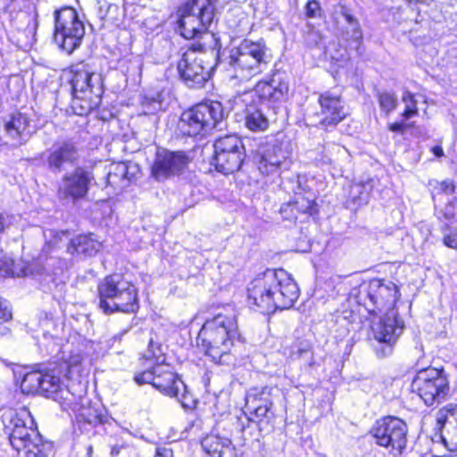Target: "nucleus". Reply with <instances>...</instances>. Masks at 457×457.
I'll list each match as a JSON object with an SVG mask.
<instances>
[{"mask_svg": "<svg viewBox=\"0 0 457 457\" xmlns=\"http://www.w3.org/2000/svg\"><path fill=\"white\" fill-rule=\"evenodd\" d=\"M238 337L236 316L219 313L204 322L196 338L197 347L215 362H225Z\"/></svg>", "mask_w": 457, "mask_h": 457, "instance_id": "nucleus-2", "label": "nucleus"}, {"mask_svg": "<svg viewBox=\"0 0 457 457\" xmlns=\"http://www.w3.org/2000/svg\"><path fill=\"white\" fill-rule=\"evenodd\" d=\"M68 79L72 88L71 107L77 115L83 116L97 108L104 93L102 75L86 63L71 67Z\"/></svg>", "mask_w": 457, "mask_h": 457, "instance_id": "nucleus-5", "label": "nucleus"}, {"mask_svg": "<svg viewBox=\"0 0 457 457\" xmlns=\"http://www.w3.org/2000/svg\"><path fill=\"white\" fill-rule=\"evenodd\" d=\"M403 329V327L396 319L394 312L386 313L378 320L371 321L370 337L373 341L372 347L378 358L392 354Z\"/></svg>", "mask_w": 457, "mask_h": 457, "instance_id": "nucleus-14", "label": "nucleus"}, {"mask_svg": "<svg viewBox=\"0 0 457 457\" xmlns=\"http://www.w3.org/2000/svg\"><path fill=\"white\" fill-rule=\"evenodd\" d=\"M320 12V4L315 0L309 1L305 5L306 15L310 18H314Z\"/></svg>", "mask_w": 457, "mask_h": 457, "instance_id": "nucleus-52", "label": "nucleus"}, {"mask_svg": "<svg viewBox=\"0 0 457 457\" xmlns=\"http://www.w3.org/2000/svg\"><path fill=\"white\" fill-rule=\"evenodd\" d=\"M402 100L405 104L404 111L402 113V117L404 120H409L418 114L417 101L414 99V96L411 92H404Z\"/></svg>", "mask_w": 457, "mask_h": 457, "instance_id": "nucleus-43", "label": "nucleus"}, {"mask_svg": "<svg viewBox=\"0 0 457 457\" xmlns=\"http://www.w3.org/2000/svg\"><path fill=\"white\" fill-rule=\"evenodd\" d=\"M225 111L220 102H203L185 111L179 128L187 136L205 135L213 129H221Z\"/></svg>", "mask_w": 457, "mask_h": 457, "instance_id": "nucleus-8", "label": "nucleus"}, {"mask_svg": "<svg viewBox=\"0 0 457 457\" xmlns=\"http://www.w3.org/2000/svg\"><path fill=\"white\" fill-rule=\"evenodd\" d=\"M188 163V157L184 152H171L166 149L156 153L152 166V176L158 181L179 175Z\"/></svg>", "mask_w": 457, "mask_h": 457, "instance_id": "nucleus-22", "label": "nucleus"}, {"mask_svg": "<svg viewBox=\"0 0 457 457\" xmlns=\"http://www.w3.org/2000/svg\"><path fill=\"white\" fill-rule=\"evenodd\" d=\"M369 193L366 187L361 183L353 184L349 189L347 208L355 209L368 201Z\"/></svg>", "mask_w": 457, "mask_h": 457, "instance_id": "nucleus-37", "label": "nucleus"}, {"mask_svg": "<svg viewBox=\"0 0 457 457\" xmlns=\"http://www.w3.org/2000/svg\"><path fill=\"white\" fill-rule=\"evenodd\" d=\"M432 152L436 157H441L444 155V151L442 147L438 145L432 147Z\"/></svg>", "mask_w": 457, "mask_h": 457, "instance_id": "nucleus-56", "label": "nucleus"}, {"mask_svg": "<svg viewBox=\"0 0 457 457\" xmlns=\"http://www.w3.org/2000/svg\"><path fill=\"white\" fill-rule=\"evenodd\" d=\"M10 217L0 213V233L3 232L10 225Z\"/></svg>", "mask_w": 457, "mask_h": 457, "instance_id": "nucleus-55", "label": "nucleus"}, {"mask_svg": "<svg viewBox=\"0 0 457 457\" xmlns=\"http://www.w3.org/2000/svg\"><path fill=\"white\" fill-rule=\"evenodd\" d=\"M272 388L264 386L262 388L250 389L245 396V406L247 410L253 412L256 418L263 419L267 417L272 406L271 400Z\"/></svg>", "mask_w": 457, "mask_h": 457, "instance_id": "nucleus-25", "label": "nucleus"}, {"mask_svg": "<svg viewBox=\"0 0 457 457\" xmlns=\"http://www.w3.org/2000/svg\"><path fill=\"white\" fill-rule=\"evenodd\" d=\"M436 425L445 446L450 452H457V404H449L436 414Z\"/></svg>", "mask_w": 457, "mask_h": 457, "instance_id": "nucleus-23", "label": "nucleus"}, {"mask_svg": "<svg viewBox=\"0 0 457 457\" xmlns=\"http://www.w3.org/2000/svg\"><path fill=\"white\" fill-rule=\"evenodd\" d=\"M12 319V311L8 302L0 297V333L6 328L4 324Z\"/></svg>", "mask_w": 457, "mask_h": 457, "instance_id": "nucleus-47", "label": "nucleus"}, {"mask_svg": "<svg viewBox=\"0 0 457 457\" xmlns=\"http://www.w3.org/2000/svg\"><path fill=\"white\" fill-rule=\"evenodd\" d=\"M181 36L193 39L206 32L215 18L212 0H188L178 11Z\"/></svg>", "mask_w": 457, "mask_h": 457, "instance_id": "nucleus-9", "label": "nucleus"}, {"mask_svg": "<svg viewBox=\"0 0 457 457\" xmlns=\"http://www.w3.org/2000/svg\"><path fill=\"white\" fill-rule=\"evenodd\" d=\"M1 420L10 444L17 452H21L31 441L38 440L40 434L29 410L4 409Z\"/></svg>", "mask_w": 457, "mask_h": 457, "instance_id": "nucleus-10", "label": "nucleus"}, {"mask_svg": "<svg viewBox=\"0 0 457 457\" xmlns=\"http://www.w3.org/2000/svg\"><path fill=\"white\" fill-rule=\"evenodd\" d=\"M43 374L44 380L41 383L43 395L59 402L64 410L72 411L87 423L93 422L97 418V411L91 406L85 384L80 381H71L67 386H63L61 378L53 372Z\"/></svg>", "mask_w": 457, "mask_h": 457, "instance_id": "nucleus-3", "label": "nucleus"}, {"mask_svg": "<svg viewBox=\"0 0 457 457\" xmlns=\"http://www.w3.org/2000/svg\"><path fill=\"white\" fill-rule=\"evenodd\" d=\"M96 15L101 21H105L109 14L116 12L118 6L108 3L105 0H98L96 4Z\"/></svg>", "mask_w": 457, "mask_h": 457, "instance_id": "nucleus-45", "label": "nucleus"}, {"mask_svg": "<svg viewBox=\"0 0 457 457\" xmlns=\"http://www.w3.org/2000/svg\"><path fill=\"white\" fill-rule=\"evenodd\" d=\"M272 60L266 43L262 40H242L233 46L228 58V71L232 79L248 81L265 71Z\"/></svg>", "mask_w": 457, "mask_h": 457, "instance_id": "nucleus-4", "label": "nucleus"}, {"mask_svg": "<svg viewBox=\"0 0 457 457\" xmlns=\"http://www.w3.org/2000/svg\"><path fill=\"white\" fill-rule=\"evenodd\" d=\"M25 457H52L54 453L53 444L43 440L41 435L38 440H33L22 449Z\"/></svg>", "mask_w": 457, "mask_h": 457, "instance_id": "nucleus-33", "label": "nucleus"}, {"mask_svg": "<svg viewBox=\"0 0 457 457\" xmlns=\"http://www.w3.org/2000/svg\"><path fill=\"white\" fill-rule=\"evenodd\" d=\"M162 355V346L150 339L145 358L155 362L156 377L154 387L165 395L176 398L183 407H190L194 403L193 395L172 368L169 364L163 363Z\"/></svg>", "mask_w": 457, "mask_h": 457, "instance_id": "nucleus-7", "label": "nucleus"}, {"mask_svg": "<svg viewBox=\"0 0 457 457\" xmlns=\"http://www.w3.org/2000/svg\"><path fill=\"white\" fill-rule=\"evenodd\" d=\"M142 106L145 114H154L159 112L162 106V94L157 93L154 96H145Z\"/></svg>", "mask_w": 457, "mask_h": 457, "instance_id": "nucleus-42", "label": "nucleus"}, {"mask_svg": "<svg viewBox=\"0 0 457 457\" xmlns=\"http://www.w3.org/2000/svg\"><path fill=\"white\" fill-rule=\"evenodd\" d=\"M320 104L321 107V124L325 126L335 125L342 120L340 115L342 105L339 96L326 93L320 97Z\"/></svg>", "mask_w": 457, "mask_h": 457, "instance_id": "nucleus-28", "label": "nucleus"}, {"mask_svg": "<svg viewBox=\"0 0 457 457\" xmlns=\"http://www.w3.org/2000/svg\"><path fill=\"white\" fill-rule=\"evenodd\" d=\"M54 40L67 54L73 53L81 45L85 25L72 7L54 11Z\"/></svg>", "mask_w": 457, "mask_h": 457, "instance_id": "nucleus-11", "label": "nucleus"}, {"mask_svg": "<svg viewBox=\"0 0 457 457\" xmlns=\"http://www.w3.org/2000/svg\"><path fill=\"white\" fill-rule=\"evenodd\" d=\"M201 445L210 457H235V449L227 437L208 435L202 440Z\"/></svg>", "mask_w": 457, "mask_h": 457, "instance_id": "nucleus-27", "label": "nucleus"}, {"mask_svg": "<svg viewBox=\"0 0 457 457\" xmlns=\"http://www.w3.org/2000/svg\"><path fill=\"white\" fill-rule=\"evenodd\" d=\"M456 203H457V197H453L444 209H442L438 214L437 219L441 225H453L457 226V220L455 219V211H456Z\"/></svg>", "mask_w": 457, "mask_h": 457, "instance_id": "nucleus-39", "label": "nucleus"}, {"mask_svg": "<svg viewBox=\"0 0 457 457\" xmlns=\"http://www.w3.org/2000/svg\"><path fill=\"white\" fill-rule=\"evenodd\" d=\"M247 98H248V96L246 95V96H245V98H244V102H247V101H248V99H247Z\"/></svg>", "mask_w": 457, "mask_h": 457, "instance_id": "nucleus-59", "label": "nucleus"}, {"mask_svg": "<svg viewBox=\"0 0 457 457\" xmlns=\"http://www.w3.org/2000/svg\"><path fill=\"white\" fill-rule=\"evenodd\" d=\"M92 453H93V447L91 445H89L87 449V454L91 457L92 456Z\"/></svg>", "mask_w": 457, "mask_h": 457, "instance_id": "nucleus-58", "label": "nucleus"}, {"mask_svg": "<svg viewBox=\"0 0 457 457\" xmlns=\"http://www.w3.org/2000/svg\"><path fill=\"white\" fill-rule=\"evenodd\" d=\"M434 192L452 195L455 192V185L453 180L449 179L441 182L436 181Z\"/></svg>", "mask_w": 457, "mask_h": 457, "instance_id": "nucleus-48", "label": "nucleus"}, {"mask_svg": "<svg viewBox=\"0 0 457 457\" xmlns=\"http://www.w3.org/2000/svg\"><path fill=\"white\" fill-rule=\"evenodd\" d=\"M215 152L234 153L244 151L241 139L235 135H228L217 139L213 145Z\"/></svg>", "mask_w": 457, "mask_h": 457, "instance_id": "nucleus-36", "label": "nucleus"}, {"mask_svg": "<svg viewBox=\"0 0 457 457\" xmlns=\"http://www.w3.org/2000/svg\"><path fill=\"white\" fill-rule=\"evenodd\" d=\"M98 293L99 307L104 313L135 312L139 307L136 287L120 274L107 276L100 283Z\"/></svg>", "mask_w": 457, "mask_h": 457, "instance_id": "nucleus-6", "label": "nucleus"}, {"mask_svg": "<svg viewBox=\"0 0 457 457\" xmlns=\"http://www.w3.org/2000/svg\"><path fill=\"white\" fill-rule=\"evenodd\" d=\"M96 178L92 169L87 167H76L72 171L66 172L58 186L57 195L61 200L77 202L84 199Z\"/></svg>", "mask_w": 457, "mask_h": 457, "instance_id": "nucleus-16", "label": "nucleus"}, {"mask_svg": "<svg viewBox=\"0 0 457 457\" xmlns=\"http://www.w3.org/2000/svg\"><path fill=\"white\" fill-rule=\"evenodd\" d=\"M347 284L351 287L347 302L350 306V315H345L347 320V332H353L352 339L355 334L363 328L365 313H389L393 312L400 297L396 285L391 281L373 279L370 283L361 278H350ZM348 311L345 310V314Z\"/></svg>", "mask_w": 457, "mask_h": 457, "instance_id": "nucleus-1", "label": "nucleus"}, {"mask_svg": "<svg viewBox=\"0 0 457 457\" xmlns=\"http://www.w3.org/2000/svg\"><path fill=\"white\" fill-rule=\"evenodd\" d=\"M44 237L46 238V244L42 249L39 259H46L47 261V255L51 252H54L55 247L61 243L62 237H68V234L63 230L57 231L54 229H46L44 231Z\"/></svg>", "mask_w": 457, "mask_h": 457, "instance_id": "nucleus-35", "label": "nucleus"}, {"mask_svg": "<svg viewBox=\"0 0 457 457\" xmlns=\"http://www.w3.org/2000/svg\"><path fill=\"white\" fill-rule=\"evenodd\" d=\"M102 247V243L94 234L79 235L70 241L67 251L71 255H95Z\"/></svg>", "mask_w": 457, "mask_h": 457, "instance_id": "nucleus-29", "label": "nucleus"}, {"mask_svg": "<svg viewBox=\"0 0 457 457\" xmlns=\"http://www.w3.org/2000/svg\"><path fill=\"white\" fill-rule=\"evenodd\" d=\"M290 146L287 142L274 141L262 146L257 155L258 170L264 175L289 167Z\"/></svg>", "mask_w": 457, "mask_h": 457, "instance_id": "nucleus-17", "label": "nucleus"}, {"mask_svg": "<svg viewBox=\"0 0 457 457\" xmlns=\"http://www.w3.org/2000/svg\"><path fill=\"white\" fill-rule=\"evenodd\" d=\"M279 212L284 220L294 221L298 219L297 212L295 211V205L293 204L292 201L287 204H283Z\"/></svg>", "mask_w": 457, "mask_h": 457, "instance_id": "nucleus-49", "label": "nucleus"}, {"mask_svg": "<svg viewBox=\"0 0 457 457\" xmlns=\"http://www.w3.org/2000/svg\"><path fill=\"white\" fill-rule=\"evenodd\" d=\"M79 158V150L74 144L64 142L54 145L48 153L46 163L53 172H61L66 164H73Z\"/></svg>", "mask_w": 457, "mask_h": 457, "instance_id": "nucleus-24", "label": "nucleus"}, {"mask_svg": "<svg viewBox=\"0 0 457 457\" xmlns=\"http://www.w3.org/2000/svg\"><path fill=\"white\" fill-rule=\"evenodd\" d=\"M416 393L428 406L439 404L449 393V381L443 370L427 368L417 372L411 383Z\"/></svg>", "mask_w": 457, "mask_h": 457, "instance_id": "nucleus-12", "label": "nucleus"}, {"mask_svg": "<svg viewBox=\"0 0 457 457\" xmlns=\"http://www.w3.org/2000/svg\"><path fill=\"white\" fill-rule=\"evenodd\" d=\"M274 287L275 280L269 278L268 270L258 274L247 286L249 303L256 306L263 313L278 310L272 295Z\"/></svg>", "mask_w": 457, "mask_h": 457, "instance_id": "nucleus-18", "label": "nucleus"}, {"mask_svg": "<svg viewBox=\"0 0 457 457\" xmlns=\"http://www.w3.org/2000/svg\"><path fill=\"white\" fill-rule=\"evenodd\" d=\"M82 361V356L80 353L71 354L68 360H65L66 370L69 374L79 373V365Z\"/></svg>", "mask_w": 457, "mask_h": 457, "instance_id": "nucleus-50", "label": "nucleus"}, {"mask_svg": "<svg viewBox=\"0 0 457 457\" xmlns=\"http://www.w3.org/2000/svg\"><path fill=\"white\" fill-rule=\"evenodd\" d=\"M245 125L253 132H262L269 128V119L262 107V104H256L251 97L249 103L245 108Z\"/></svg>", "mask_w": 457, "mask_h": 457, "instance_id": "nucleus-26", "label": "nucleus"}, {"mask_svg": "<svg viewBox=\"0 0 457 457\" xmlns=\"http://www.w3.org/2000/svg\"><path fill=\"white\" fill-rule=\"evenodd\" d=\"M288 91L289 84L286 74L275 72L269 79L260 80L255 85L253 97L256 96L262 105L265 103L276 104L284 101Z\"/></svg>", "mask_w": 457, "mask_h": 457, "instance_id": "nucleus-21", "label": "nucleus"}, {"mask_svg": "<svg viewBox=\"0 0 457 457\" xmlns=\"http://www.w3.org/2000/svg\"><path fill=\"white\" fill-rule=\"evenodd\" d=\"M244 156V151H236L228 154L214 151L213 164L219 172L225 175L231 174L239 170L243 163Z\"/></svg>", "mask_w": 457, "mask_h": 457, "instance_id": "nucleus-30", "label": "nucleus"}, {"mask_svg": "<svg viewBox=\"0 0 457 457\" xmlns=\"http://www.w3.org/2000/svg\"><path fill=\"white\" fill-rule=\"evenodd\" d=\"M155 365L151 369L144 370L142 372L136 373L134 376V380L137 385L144 384H151L154 386V382H155Z\"/></svg>", "mask_w": 457, "mask_h": 457, "instance_id": "nucleus-46", "label": "nucleus"}, {"mask_svg": "<svg viewBox=\"0 0 457 457\" xmlns=\"http://www.w3.org/2000/svg\"><path fill=\"white\" fill-rule=\"evenodd\" d=\"M205 57L204 53L188 49L179 61V74L187 87H202L211 78L213 66Z\"/></svg>", "mask_w": 457, "mask_h": 457, "instance_id": "nucleus-15", "label": "nucleus"}, {"mask_svg": "<svg viewBox=\"0 0 457 457\" xmlns=\"http://www.w3.org/2000/svg\"><path fill=\"white\" fill-rule=\"evenodd\" d=\"M370 434L378 445L401 454L407 445L408 426L398 417L385 416L375 421Z\"/></svg>", "mask_w": 457, "mask_h": 457, "instance_id": "nucleus-13", "label": "nucleus"}, {"mask_svg": "<svg viewBox=\"0 0 457 457\" xmlns=\"http://www.w3.org/2000/svg\"><path fill=\"white\" fill-rule=\"evenodd\" d=\"M345 20L346 21V26H345V30L346 31L345 33L349 35L352 32L349 38H345V41L348 43L347 47L358 51L362 41V31L359 21L353 15L345 12Z\"/></svg>", "mask_w": 457, "mask_h": 457, "instance_id": "nucleus-32", "label": "nucleus"}, {"mask_svg": "<svg viewBox=\"0 0 457 457\" xmlns=\"http://www.w3.org/2000/svg\"><path fill=\"white\" fill-rule=\"evenodd\" d=\"M154 457H173V453L169 447H157Z\"/></svg>", "mask_w": 457, "mask_h": 457, "instance_id": "nucleus-54", "label": "nucleus"}, {"mask_svg": "<svg viewBox=\"0 0 457 457\" xmlns=\"http://www.w3.org/2000/svg\"><path fill=\"white\" fill-rule=\"evenodd\" d=\"M42 380H44V374L38 370L26 373L21 383L22 393L27 395L41 393Z\"/></svg>", "mask_w": 457, "mask_h": 457, "instance_id": "nucleus-34", "label": "nucleus"}, {"mask_svg": "<svg viewBox=\"0 0 457 457\" xmlns=\"http://www.w3.org/2000/svg\"><path fill=\"white\" fill-rule=\"evenodd\" d=\"M34 132L35 127L27 114L13 112L4 121V135L0 137V142L17 147L25 144Z\"/></svg>", "mask_w": 457, "mask_h": 457, "instance_id": "nucleus-19", "label": "nucleus"}, {"mask_svg": "<svg viewBox=\"0 0 457 457\" xmlns=\"http://www.w3.org/2000/svg\"><path fill=\"white\" fill-rule=\"evenodd\" d=\"M293 204L295 205V211L298 214H312L315 211V203L312 199L301 194L295 195Z\"/></svg>", "mask_w": 457, "mask_h": 457, "instance_id": "nucleus-40", "label": "nucleus"}, {"mask_svg": "<svg viewBox=\"0 0 457 457\" xmlns=\"http://www.w3.org/2000/svg\"><path fill=\"white\" fill-rule=\"evenodd\" d=\"M379 106L386 113L394 111L397 106V98L395 94L390 92H382L378 95Z\"/></svg>", "mask_w": 457, "mask_h": 457, "instance_id": "nucleus-44", "label": "nucleus"}, {"mask_svg": "<svg viewBox=\"0 0 457 457\" xmlns=\"http://www.w3.org/2000/svg\"><path fill=\"white\" fill-rule=\"evenodd\" d=\"M37 16L38 15L36 12L33 13H28L25 15V19L28 21V25L25 29V31L22 32L21 34H26L27 39L25 41H21V39L20 37L18 38V44L21 46H22V47L31 46L32 44L34 43L36 30L38 26Z\"/></svg>", "mask_w": 457, "mask_h": 457, "instance_id": "nucleus-38", "label": "nucleus"}, {"mask_svg": "<svg viewBox=\"0 0 457 457\" xmlns=\"http://www.w3.org/2000/svg\"><path fill=\"white\" fill-rule=\"evenodd\" d=\"M441 232L444 236L443 243L445 246L456 249L457 248V226L453 225H441Z\"/></svg>", "mask_w": 457, "mask_h": 457, "instance_id": "nucleus-41", "label": "nucleus"}, {"mask_svg": "<svg viewBox=\"0 0 457 457\" xmlns=\"http://www.w3.org/2000/svg\"><path fill=\"white\" fill-rule=\"evenodd\" d=\"M269 278L275 280L272 295L278 309L286 310L293 306L299 297V288L294 278L285 270L268 269Z\"/></svg>", "mask_w": 457, "mask_h": 457, "instance_id": "nucleus-20", "label": "nucleus"}, {"mask_svg": "<svg viewBox=\"0 0 457 457\" xmlns=\"http://www.w3.org/2000/svg\"><path fill=\"white\" fill-rule=\"evenodd\" d=\"M13 0H0V9H7Z\"/></svg>", "mask_w": 457, "mask_h": 457, "instance_id": "nucleus-57", "label": "nucleus"}, {"mask_svg": "<svg viewBox=\"0 0 457 457\" xmlns=\"http://www.w3.org/2000/svg\"><path fill=\"white\" fill-rule=\"evenodd\" d=\"M129 448V445L126 442H124V441L117 442L116 444H113L111 445L110 453L112 457H118L121 453L128 452Z\"/></svg>", "mask_w": 457, "mask_h": 457, "instance_id": "nucleus-51", "label": "nucleus"}, {"mask_svg": "<svg viewBox=\"0 0 457 457\" xmlns=\"http://www.w3.org/2000/svg\"><path fill=\"white\" fill-rule=\"evenodd\" d=\"M409 127H410L409 124H405L403 121H402V122H394V123L389 124L388 129L390 131L403 134L405 129Z\"/></svg>", "mask_w": 457, "mask_h": 457, "instance_id": "nucleus-53", "label": "nucleus"}, {"mask_svg": "<svg viewBox=\"0 0 457 457\" xmlns=\"http://www.w3.org/2000/svg\"><path fill=\"white\" fill-rule=\"evenodd\" d=\"M129 167L125 162L111 164L105 179L107 187L114 190H122L129 185Z\"/></svg>", "mask_w": 457, "mask_h": 457, "instance_id": "nucleus-31", "label": "nucleus"}]
</instances>
